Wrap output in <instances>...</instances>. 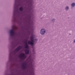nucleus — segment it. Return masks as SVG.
<instances>
[{"label":"nucleus","instance_id":"f257e3e1","mask_svg":"<svg viewBox=\"0 0 75 75\" xmlns=\"http://www.w3.org/2000/svg\"><path fill=\"white\" fill-rule=\"evenodd\" d=\"M34 36L33 35H32L31 37H30V40H31V41L30 42V41H28V44H30V45H34V42H35V41H37V39H35V41H34Z\"/></svg>","mask_w":75,"mask_h":75},{"label":"nucleus","instance_id":"f03ea898","mask_svg":"<svg viewBox=\"0 0 75 75\" xmlns=\"http://www.w3.org/2000/svg\"><path fill=\"white\" fill-rule=\"evenodd\" d=\"M19 56L23 59H25L26 58V56L24 53H21L19 55Z\"/></svg>","mask_w":75,"mask_h":75},{"label":"nucleus","instance_id":"7ed1b4c3","mask_svg":"<svg viewBox=\"0 0 75 75\" xmlns=\"http://www.w3.org/2000/svg\"><path fill=\"white\" fill-rule=\"evenodd\" d=\"M10 37L11 36H14L15 34V32L14 31V29H12L10 30Z\"/></svg>","mask_w":75,"mask_h":75},{"label":"nucleus","instance_id":"20e7f679","mask_svg":"<svg viewBox=\"0 0 75 75\" xmlns=\"http://www.w3.org/2000/svg\"><path fill=\"white\" fill-rule=\"evenodd\" d=\"M45 33V30L44 29H41L40 31V34L41 35H43Z\"/></svg>","mask_w":75,"mask_h":75},{"label":"nucleus","instance_id":"39448f33","mask_svg":"<svg viewBox=\"0 0 75 75\" xmlns=\"http://www.w3.org/2000/svg\"><path fill=\"white\" fill-rule=\"evenodd\" d=\"M22 47L21 46H18L15 50V51L16 52H18V51L19 50H20L21 49Z\"/></svg>","mask_w":75,"mask_h":75},{"label":"nucleus","instance_id":"423d86ee","mask_svg":"<svg viewBox=\"0 0 75 75\" xmlns=\"http://www.w3.org/2000/svg\"><path fill=\"white\" fill-rule=\"evenodd\" d=\"M27 64L26 63H24L23 64L22 66V67H23V69H25L27 68Z\"/></svg>","mask_w":75,"mask_h":75},{"label":"nucleus","instance_id":"0eeeda50","mask_svg":"<svg viewBox=\"0 0 75 75\" xmlns=\"http://www.w3.org/2000/svg\"><path fill=\"white\" fill-rule=\"evenodd\" d=\"M25 54H29V50H26L25 51Z\"/></svg>","mask_w":75,"mask_h":75},{"label":"nucleus","instance_id":"6e6552de","mask_svg":"<svg viewBox=\"0 0 75 75\" xmlns=\"http://www.w3.org/2000/svg\"><path fill=\"white\" fill-rule=\"evenodd\" d=\"M17 10H18V8H15V7H14V13L13 14L14 15V14H15V13H16V11H17Z\"/></svg>","mask_w":75,"mask_h":75},{"label":"nucleus","instance_id":"1a4fd4ad","mask_svg":"<svg viewBox=\"0 0 75 75\" xmlns=\"http://www.w3.org/2000/svg\"><path fill=\"white\" fill-rule=\"evenodd\" d=\"M30 74L31 75H34V71H31Z\"/></svg>","mask_w":75,"mask_h":75},{"label":"nucleus","instance_id":"9d476101","mask_svg":"<svg viewBox=\"0 0 75 75\" xmlns=\"http://www.w3.org/2000/svg\"><path fill=\"white\" fill-rule=\"evenodd\" d=\"M75 5V4L74 3H73L71 4V7H74Z\"/></svg>","mask_w":75,"mask_h":75},{"label":"nucleus","instance_id":"9b49d317","mask_svg":"<svg viewBox=\"0 0 75 75\" xmlns=\"http://www.w3.org/2000/svg\"><path fill=\"white\" fill-rule=\"evenodd\" d=\"M19 10L21 11H23V8L22 7H21L19 9Z\"/></svg>","mask_w":75,"mask_h":75},{"label":"nucleus","instance_id":"f8f14e48","mask_svg":"<svg viewBox=\"0 0 75 75\" xmlns=\"http://www.w3.org/2000/svg\"><path fill=\"white\" fill-rule=\"evenodd\" d=\"M25 48L26 49L28 48V46L27 45H25Z\"/></svg>","mask_w":75,"mask_h":75},{"label":"nucleus","instance_id":"ddd939ff","mask_svg":"<svg viewBox=\"0 0 75 75\" xmlns=\"http://www.w3.org/2000/svg\"><path fill=\"white\" fill-rule=\"evenodd\" d=\"M68 8H68V6H67L66 7L65 9L67 10L68 9Z\"/></svg>","mask_w":75,"mask_h":75},{"label":"nucleus","instance_id":"4468645a","mask_svg":"<svg viewBox=\"0 0 75 75\" xmlns=\"http://www.w3.org/2000/svg\"><path fill=\"white\" fill-rule=\"evenodd\" d=\"M28 67V68H29V69H31V67H30V65Z\"/></svg>","mask_w":75,"mask_h":75},{"label":"nucleus","instance_id":"2eb2a0df","mask_svg":"<svg viewBox=\"0 0 75 75\" xmlns=\"http://www.w3.org/2000/svg\"><path fill=\"white\" fill-rule=\"evenodd\" d=\"M25 45H27V42H25Z\"/></svg>","mask_w":75,"mask_h":75},{"label":"nucleus","instance_id":"dca6fc26","mask_svg":"<svg viewBox=\"0 0 75 75\" xmlns=\"http://www.w3.org/2000/svg\"><path fill=\"white\" fill-rule=\"evenodd\" d=\"M73 42H75V40Z\"/></svg>","mask_w":75,"mask_h":75},{"label":"nucleus","instance_id":"f3484780","mask_svg":"<svg viewBox=\"0 0 75 75\" xmlns=\"http://www.w3.org/2000/svg\"><path fill=\"white\" fill-rule=\"evenodd\" d=\"M9 57H10V58H11V57H10V54Z\"/></svg>","mask_w":75,"mask_h":75},{"label":"nucleus","instance_id":"a211bd4d","mask_svg":"<svg viewBox=\"0 0 75 75\" xmlns=\"http://www.w3.org/2000/svg\"><path fill=\"white\" fill-rule=\"evenodd\" d=\"M14 7H15V6H14Z\"/></svg>","mask_w":75,"mask_h":75}]
</instances>
